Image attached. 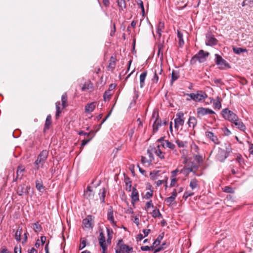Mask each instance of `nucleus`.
Returning a JSON list of instances; mask_svg holds the SVG:
<instances>
[{
	"mask_svg": "<svg viewBox=\"0 0 253 253\" xmlns=\"http://www.w3.org/2000/svg\"><path fill=\"white\" fill-rule=\"evenodd\" d=\"M231 152V148L230 144L224 143L219 148L218 153L216 155L217 158L220 161L223 162L228 157Z\"/></svg>",
	"mask_w": 253,
	"mask_h": 253,
	"instance_id": "obj_1",
	"label": "nucleus"
},
{
	"mask_svg": "<svg viewBox=\"0 0 253 253\" xmlns=\"http://www.w3.org/2000/svg\"><path fill=\"white\" fill-rule=\"evenodd\" d=\"M48 155V151L46 150L42 151L38 155L37 160L34 163L35 169L38 170L40 167H42Z\"/></svg>",
	"mask_w": 253,
	"mask_h": 253,
	"instance_id": "obj_2",
	"label": "nucleus"
},
{
	"mask_svg": "<svg viewBox=\"0 0 253 253\" xmlns=\"http://www.w3.org/2000/svg\"><path fill=\"white\" fill-rule=\"evenodd\" d=\"M209 54V52H205L203 50H200L197 54L192 58L190 62L191 64H195L197 60L200 63L204 62Z\"/></svg>",
	"mask_w": 253,
	"mask_h": 253,
	"instance_id": "obj_3",
	"label": "nucleus"
},
{
	"mask_svg": "<svg viewBox=\"0 0 253 253\" xmlns=\"http://www.w3.org/2000/svg\"><path fill=\"white\" fill-rule=\"evenodd\" d=\"M221 113L225 119L228 120L231 123L234 121H237L238 116L236 114L227 108L223 109Z\"/></svg>",
	"mask_w": 253,
	"mask_h": 253,
	"instance_id": "obj_4",
	"label": "nucleus"
},
{
	"mask_svg": "<svg viewBox=\"0 0 253 253\" xmlns=\"http://www.w3.org/2000/svg\"><path fill=\"white\" fill-rule=\"evenodd\" d=\"M99 244L102 250V253H107L108 252V244L105 240V236L102 232L99 233L98 238Z\"/></svg>",
	"mask_w": 253,
	"mask_h": 253,
	"instance_id": "obj_5",
	"label": "nucleus"
},
{
	"mask_svg": "<svg viewBox=\"0 0 253 253\" xmlns=\"http://www.w3.org/2000/svg\"><path fill=\"white\" fill-rule=\"evenodd\" d=\"M215 56V63L219 66V69L221 70L224 69L226 67L229 68L230 66L226 61L223 59L221 56L216 54Z\"/></svg>",
	"mask_w": 253,
	"mask_h": 253,
	"instance_id": "obj_6",
	"label": "nucleus"
},
{
	"mask_svg": "<svg viewBox=\"0 0 253 253\" xmlns=\"http://www.w3.org/2000/svg\"><path fill=\"white\" fill-rule=\"evenodd\" d=\"M197 117L201 118L206 115L214 114L215 112L211 109L204 107H199L197 108Z\"/></svg>",
	"mask_w": 253,
	"mask_h": 253,
	"instance_id": "obj_7",
	"label": "nucleus"
},
{
	"mask_svg": "<svg viewBox=\"0 0 253 253\" xmlns=\"http://www.w3.org/2000/svg\"><path fill=\"white\" fill-rule=\"evenodd\" d=\"M183 113L179 112L176 114V118L174 119V127L178 128L179 126H182L184 123L183 118Z\"/></svg>",
	"mask_w": 253,
	"mask_h": 253,
	"instance_id": "obj_8",
	"label": "nucleus"
},
{
	"mask_svg": "<svg viewBox=\"0 0 253 253\" xmlns=\"http://www.w3.org/2000/svg\"><path fill=\"white\" fill-rule=\"evenodd\" d=\"M30 189V186H26L25 184H21L18 186L17 188V193L19 196H22L29 193V190Z\"/></svg>",
	"mask_w": 253,
	"mask_h": 253,
	"instance_id": "obj_9",
	"label": "nucleus"
},
{
	"mask_svg": "<svg viewBox=\"0 0 253 253\" xmlns=\"http://www.w3.org/2000/svg\"><path fill=\"white\" fill-rule=\"evenodd\" d=\"M156 115V113L155 112H153L152 117H155ZM156 119L153 125V133L156 132L158 129L159 126H162V122L160 119L159 118L158 114H156Z\"/></svg>",
	"mask_w": 253,
	"mask_h": 253,
	"instance_id": "obj_10",
	"label": "nucleus"
},
{
	"mask_svg": "<svg viewBox=\"0 0 253 253\" xmlns=\"http://www.w3.org/2000/svg\"><path fill=\"white\" fill-rule=\"evenodd\" d=\"M93 217L91 215H87V217L83 220V224L85 228H92Z\"/></svg>",
	"mask_w": 253,
	"mask_h": 253,
	"instance_id": "obj_11",
	"label": "nucleus"
},
{
	"mask_svg": "<svg viewBox=\"0 0 253 253\" xmlns=\"http://www.w3.org/2000/svg\"><path fill=\"white\" fill-rule=\"evenodd\" d=\"M206 136L215 144H219L220 142L216 135L211 131H206Z\"/></svg>",
	"mask_w": 253,
	"mask_h": 253,
	"instance_id": "obj_12",
	"label": "nucleus"
},
{
	"mask_svg": "<svg viewBox=\"0 0 253 253\" xmlns=\"http://www.w3.org/2000/svg\"><path fill=\"white\" fill-rule=\"evenodd\" d=\"M25 171V167L23 166L20 165L17 167L16 171V177L13 179V181H16L18 178L21 179L23 176V172Z\"/></svg>",
	"mask_w": 253,
	"mask_h": 253,
	"instance_id": "obj_13",
	"label": "nucleus"
},
{
	"mask_svg": "<svg viewBox=\"0 0 253 253\" xmlns=\"http://www.w3.org/2000/svg\"><path fill=\"white\" fill-rule=\"evenodd\" d=\"M96 102H92L87 103L85 106V112L89 113L92 112L95 109L96 105Z\"/></svg>",
	"mask_w": 253,
	"mask_h": 253,
	"instance_id": "obj_14",
	"label": "nucleus"
},
{
	"mask_svg": "<svg viewBox=\"0 0 253 253\" xmlns=\"http://www.w3.org/2000/svg\"><path fill=\"white\" fill-rule=\"evenodd\" d=\"M131 198L132 199V203L133 205L135 202L139 201L138 192L135 187L132 188Z\"/></svg>",
	"mask_w": 253,
	"mask_h": 253,
	"instance_id": "obj_15",
	"label": "nucleus"
},
{
	"mask_svg": "<svg viewBox=\"0 0 253 253\" xmlns=\"http://www.w3.org/2000/svg\"><path fill=\"white\" fill-rule=\"evenodd\" d=\"M233 123L235 126L239 129L240 130L244 131L246 128L245 125L243 124V123L239 119L238 117H237V121H234L232 122Z\"/></svg>",
	"mask_w": 253,
	"mask_h": 253,
	"instance_id": "obj_16",
	"label": "nucleus"
},
{
	"mask_svg": "<svg viewBox=\"0 0 253 253\" xmlns=\"http://www.w3.org/2000/svg\"><path fill=\"white\" fill-rule=\"evenodd\" d=\"M107 219L109 220L112 224L116 225V222L114 220L113 216V210L112 207H110L108 210Z\"/></svg>",
	"mask_w": 253,
	"mask_h": 253,
	"instance_id": "obj_17",
	"label": "nucleus"
},
{
	"mask_svg": "<svg viewBox=\"0 0 253 253\" xmlns=\"http://www.w3.org/2000/svg\"><path fill=\"white\" fill-rule=\"evenodd\" d=\"M189 98H187V100H193L195 102H202L205 101V99L208 96H189Z\"/></svg>",
	"mask_w": 253,
	"mask_h": 253,
	"instance_id": "obj_18",
	"label": "nucleus"
},
{
	"mask_svg": "<svg viewBox=\"0 0 253 253\" xmlns=\"http://www.w3.org/2000/svg\"><path fill=\"white\" fill-rule=\"evenodd\" d=\"M116 59L114 57L111 56L109 61V64L108 65V69L109 71H112L115 69L116 67Z\"/></svg>",
	"mask_w": 253,
	"mask_h": 253,
	"instance_id": "obj_19",
	"label": "nucleus"
},
{
	"mask_svg": "<svg viewBox=\"0 0 253 253\" xmlns=\"http://www.w3.org/2000/svg\"><path fill=\"white\" fill-rule=\"evenodd\" d=\"M217 40L214 37L209 36L207 37V40L206 41V44L207 45L212 46L215 45L217 43Z\"/></svg>",
	"mask_w": 253,
	"mask_h": 253,
	"instance_id": "obj_20",
	"label": "nucleus"
},
{
	"mask_svg": "<svg viewBox=\"0 0 253 253\" xmlns=\"http://www.w3.org/2000/svg\"><path fill=\"white\" fill-rule=\"evenodd\" d=\"M36 187L40 192H43L45 190V187L43 185L42 181L41 179H38L36 181Z\"/></svg>",
	"mask_w": 253,
	"mask_h": 253,
	"instance_id": "obj_21",
	"label": "nucleus"
},
{
	"mask_svg": "<svg viewBox=\"0 0 253 253\" xmlns=\"http://www.w3.org/2000/svg\"><path fill=\"white\" fill-rule=\"evenodd\" d=\"M52 124V121H51V116L50 115H47L45 124H44V131H45L46 130H48L50 128V126Z\"/></svg>",
	"mask_w": 253,
	"mask_h": 253,
	"instance_id": "obj_22",
	"label": "nucleus"
},
{
	"mask_svg": "<svg viewBox=\"0 0 253 253\" xmlns=\"http://www.w3.org/2000/svg\"><path fill=\"white\" fill-rule=\"evenodd\" d=\"M84 196L87 199H91L94 196V193L90 186H87L86 190L84 192Z\"/></svg>",
	"mask_w": 253,
	"mask_h": 253,
	"instance_id": "obj_23",
	"label": "nucleus"
},
{
	"mask_svg": "<svg viewBox=\"0 0 253 253\" xmlns=\"http://www.w3.org/2000/svg\"><path fill=\"white\" fill-rule=\"evenodd\" d=\"M127 245L124 244L123 243V241L119 240L118 243L117 244V247L119 248L118 249H115V250H118L119 251L121 252H126V247H127Z\"/></svg>",
	"mask_w": 253,
	"mask_h": 253,
	"instance_id": "obj_24",
	"label": "nucleus"
},
{
	"mask_svg": "<svg viewBox=\"0 0 253 253\" xmlns=\"http://www.w3.org/2000/svg\"><path fill=\"white\" fill-rule=\"evenodd\" d=\"M164 233H162L161 234L159 235L154 242L152 246L154 249L160 244L161 241L164 237Z\"/></svg>",
	"mask_w": 253,
	"mask_h": 253,
	"instance_id": "obj_25",
	"label": "nucleus"
},
{
	"mask_svg": "<svg viewBox=\"0 0 253 253\" xmlns=\"http://www.w3.org/2000/svg\"><path fill=\"white\" fill-rule=\"evenodd\" d=\"M162 145L164 147H165L166 146V147H168L172 150H175V145L174 144L171 143L169 140H165V142H164L162 144Z\"/></svg>",
	"mask_w": 253,
	"mask_h": 253,
	"instance_id": "obj_26",
	"label": "nucleus"
},
{
	"mask_svg": "<svg viewBox=\"0 0 253 253\" xmlns=\"http://www.w3.org/2000/svg\"><path fill=\"white\" fill-rule=\"evenodd\" d=\"M188 124L189 127L194 128L197 124V119L194 117H190L189 118Z\"/></svg>",
	"mask_w": 253,
	"mask_h": 253,
	"instance_id": "obj_27",
	"label": "nucleus"
},
{
	"mask_svg": "<svg viewBox=\"0 0 253 253\" xmlns=\"http://www.w3.org/2000/svg\"><path fill=\"white\" fill-rule=\"evenodd\" d=\"M199 147L194 143H193L191 145V152L192 153L193 156L197 155V154H199Z\"/></svg>",
	"mask_w": 253,
	"mask_h": 253,
	"instance_id": "obj_28",
	"label": "nucleus"
},
{
	"mask_svg": "<svg viewBox=\"0 0 253 253\" xmlns=\"http://www.w3.org/2000/svg\"><path fill=\"white\" fill-rule=\"evenodd\" d=\"M93 88V84L91 83L90 81H88L85 82L82 88V90H90Z\"/></svg>",
	"mask_w": 253,
	"mask_h": 253,
	"instance_id": "obj_29",
	"label": "nucleus"
},
{
	"mask_svg": "<svg viewBox=\"0 0 253 253\" xmlns=\"http://www.w3.org/2000/svg\"><path fill=\"white\" fill-rule=\"evenodd\" d=\"M22 228L18 227V229L16 230L15 234V238L17 242L21 241V236L22 234Z\"/></svg>",
	"mask_w": 253,
	"mask_h": 253,
	"instance_id": "obj_30",
	"label": "nucleus"
},
{
	"mask_svg": "<svg viewBox=\"0 0 253 253\" xmlns=\"http://www.w3.org/2000/svg\"><path fill=\"white\" fill-rule=\"evenodd\" d=\"M157 147V149L154 148L155 153L160 158L164 159L165 158V153H163L162 151L160 150L159 145H158Z\"/></svg>",
	"mask_w": 253,
	"mask_h": 253,
	"instance_id": "obj_31",
	"label": "nucleus"
},
{
	"mask_svg": "<svg viewBox=\"0 0 253 253\" xmlns=\"http://www.w3.org/2000/svg\"><path fill=\"white\" fill-rule=\"evenodd\" d=\"M157 71H159L160 74H161V72H162V69L161 68H160L159 67H156L155 68L154 76L152 79V81L154 83H157L159 80L158 76L156 73Z\"/></svg>",
	"mask_w": 253,
	"mask_h": 253,
	"instance_id": "obj_32",
	"label": "nucleus"
},
{
	"mask_svg": "<svg viewBox=\"0 0 253 253\" xmlns=\"http://www.w3.org/2000/svg\"><path fill=\"white\" fill-rule=\"evenodd\" d=\"M214 108L215 109H220L221 107V101L218 96L217 100H214L212 101Z\"/></svg>",
	"mask_w": 253,
	"mask_h": 253,
	"instance_id": "obj_33",
	"label": "nucleus"
},
{
	"mask_svg": "<svg viewBox=\"0 0 253 253\" xmlns=\"http://www.w3.org/2000/svg\"><path fill=\"white\" fill-rule=\"evenodd\" d=\"M107 239L106 240L107 243L108 245H110L111 243L112 238L113 231L111 229L107 228Z\"/></svg>",
	"mask_w": 253,
	"mask_h": 253,
	"instance_id": "obj_34",
	"label": "nucleus"
},
{
	"mask_svg": "<svg viewBox=\"0 0 253 253\" xmlns=\"http://www.w3.org/2000/svg\"><path fill=\"white\" fill-rule=\"evenodd\" d=\"M147 72L145 71L140 75V84L141 87H142L144 85V83L147 76Z\"/></svg>",
	"mask_w": 253,
	"mask_h": 253,
	"instance_id": "obj_35",
	"label": "nucleus"
},
{
	"mask_svg": "<svg viewBox=\"0 0 253 253\" xmlns=\"http://www.w3.org/2000/svg\"><path fill=\"white\" fill-rule=\"evenodd\" d=\"M117 2L120 10H123L126 7V3L125 0H117Z\"/></svg>",
	"mask_w": 253,
	"mask_h": 253,
	"instance_id": "obj_36",
	"label": "nucleus"
},
{
	"mask_svg": "<svg viewBox=\"0 0 253 253\" xmlns=\"http://www.w3.org/2000/svg\"><path fill=\"white\" fill-rule=\"evenodd\" d=\"M177 38L178 39L179 46L181 47L184 44V41L183 39V35L179 31L177 30Z\"/></svg>",
	"mask_w": 253,
	"mask_h": 253,
	"instance_id": "obj_37",
	"label": "nucleus"
},
{
	"mask_svg": "<svg viewBox=\"0 0 253 253\" xmlns=\"http://www.w3.org/2000/svg\"><path fill=\"white\" fill-rule=\"evenodd\" d=\"M164 28V23L162 22H159L157 29V33L159 34L160 37L161 36V33L163 32Z\"/></svg>",
	"mask_w": 253,
	"mask_h": 253,
	"instance_id": "obj_38",
	"label": "nucleus"
},
{
	"mask_svg": "<svg viewBox=\"0 0 253 253\" xmlns=\"http://www.w3.org/2000/svg\"><path fill=\"white\" fill-rule=\"evenodd\" d=\"M175 143L177 144V146L180 148L185 147L187 145V142L186 141H182L179 139H177L175 141Z\"/></svg>",
	"mask_w": 253,
	"mask_h": 253,
	"instance_id": "obj_39",
	"label": "nucleus"
},
{
	"mask_svg": "<svg viewBox=\"0 0 253 253\" xmlns=\"http://www.w3.org/2000/svg\"><path fill=\"white\" fill-rule=\"evenodd\" d=\"M193 157L198 164L202 163L204 161L202 156L199 155V154L193 156Z\"/></svg>",
	"mask_w": 253,
	"mask_h": 253,
	"instance_id": "obj_40",
	"label": "nucleus"
},
{
	"mask_svg": "<svg viewBox=\"0 0 253 253\" xmlns=\"http://www.w3.org/2000/svg\"><path fill=\"white\" fill-rule=\"evenodd\" d=\"M116 85L115 84H111L109 85V89L105 91L104 95H112V93L110 92V91L114 89L116 87Z\"/></svg>",
	"mask_w": 253,
	"mask_h": 253,
	"instance_id": "obj_41",
	"label": "nucleus"
},
{
	"mask_svg": "<svg viewBox=\"0 0 253 253\" xmlns=\"http://www.w3.org/2000/svg\"><path fill=\"white\" fill-rule=\"evenodd\" d=\"M152 216L154 218H156L157 217H162V214L160 213L159 209H156L153 210L152 212Z\"/></svg>",
	"mask_w": 253,
	"mask_h": 253,
	"instance_id": "obj_42",
	"label": "nucleus"
},
{
	"mask_svg": "<svg viewBox=\"0 0 253 253\" xmlns=\"http://www.w3.org/2000/svg\"><path fill=\"white\" fill-rule=\"evenodd\" d=\"M198 181L196 178H193L191 179L190 182V187L192 189H194L196 188L198 186L197 184Z\"/></svg>",
	"mask_w": 253,
	"mask_h": 253,
	"instance_id": "obj_43",
	"label": "nucleus"
},
{
	"mask_svg": "<svg viewBox=\"0 0 253 253\" xmlns=\"http://www.w3.org/2000/svg\"><path fill=\"white\" fill-rule=\"evenodd\" d=\"M33 229L35 232H38L41 230L42 226L39 224L38 222H37L33 225Z\"/></svg>",
	"mask_w": 253,
	"mask_h": 253,
	"instance_id": "obj_44",
	"label": "nucleus"
},
{
	"mask_svg": "<svg viewBox=\"0 0 253 253\" xmlns=\"http://www.w3.org/2000/svg\"><path fill=\"white\" fill-rule=\"evenodd\" d=\"M60 102H57L56 103V118L57 119L60 114L61 113V111L60 109Z\"/></svg>",
	"mask_w": 253,
	"mask_h": 253,
	"instance_id": "obj_45",
	"label": "nucleus"
},
{
	"mask_svg": "<svg viewBox=\"0 0 253 253\" xmlns=\"http://www.w3.org/2000/svg\"><path fill=\"white\" fill-rule=\"evenodd\" d=\"M233 50H234V52L235 53H237V54H240V53H241L242 52L247 51V49H246L243 48H240V47L234 48H233Z\"/></svg>",
	"mask_w": 253,
	"mask_h": 253,
	"instance_id": "obj_46",
	"label": "nucleus"
},
{
	"mask_svg": "<svg viewBox=\"0 0 253 253\" xmlns=\"http://www.w3.org/2000/svg\"><path fill=\"white\" fill-rule=\"evenodd\" d=\"M175 198L170 196L166 198L165 201L168 204V206H169L172 203L175 201Z\"/></svg>",
	"mask_w": 253,
	"mask_h": 253,
	"instance_id": "obj_47",
	"label": "nucleus"
},
{
	"mask_svg": "<svg viewBox=\"0 0 253 253\" xmlns=\"http://www.w3.org/2000/svg\"><path fill=\"white\" fill-rule=\"evenodd\" d=\"M86 239L85 238H82L81 239V244L79 246V250L83 249L86 246Z\"/></svg>",
	"mask_w": 253,
	"mask_h": 253,
	"instance_id": "obj_48",
	"label": "nucleus"
},
{
	"mask_svg": "<svg viewBox=\"0 0 253 253\" xmlns=\"http://www.w3.org/2000/svg\"><path fill=\"white\" fill-rule=\"evenodd\" d=\"M92 138V137H90L89 138H88V139H84L82 140V143H81V149H83V147L87 143H88L91 140V139Z\"/></svg>",
	"mask_w": 253,
	"mask_h": 253,
	"instance_id": "obj_49",
	"label": "nucleus"
},
{
	"mask_svg": "<svg viewBox=\"0 0 253 253\" xmlns=\"http://www.w3.org/2000/svg\"><path fill=\"white\" fill-rule=\"evenodd\" d=\"M101 196L100 197V200L102 201L103 203L105 202V197L106 194V189L105 188H103L101 189Z\"/></svg>",
	"mask_w": 253,
	"mask_h": 253,
	"instance_id": "obj_50",
	"label": "nucleus"
},
{
	"mask_svg": "<svg viewBox=\"0 0 253 253\" xmlns=\"http://www.w3.org/2000/svg\"><path fill=\"white\" fill-rule=\"evenodd\" d=\"M62 104L63 107L64 108L67 106V96H62Z\"/></svg>",
	"mask_w": 253,
	"mask_h": 253,
	"instance_id": "obj_51",
	"label": "nucleus"
},
{
	"mask_svg": "<svg viewBox=\"0 0 253 253\" xmlns=\"http://www.w3.org/2000/svg\"><path fill=\"white\" fill-rule=\"evenodd\" d=\"M153 246L149 247L148 246L141 247V250L143 251H150L153 250Z\"/></svg>",
	"mask_w": 253,
	"mask_h": 253,
	"instance_id": "obj_52",
	"label": "nucleus"
},
{
	"mask_svg": "<svg viewBox=\"0 0 253 253\" xmlns=\"http://www.w3.org/2000/svg\"><path fill=\"white\" fill-rule=\"evenodd\" d=\"M137 4L140 6L141 8L142 12L144 13V7L143 6V1L141 0H138L137 1Z\"/></svg>",
	"mask_w": 253,
	"mask_h": 253,
	"instance_id": "obj_53",
	"label": "nucleus"
},
{
	"mask_svg": "<svg viewBox=\"0 0 253 253\" xmlns=\"http://www.w3.org/2000/svg\"><path fill=\"white\" fill-rule=\"evenodd\" d=\"M197 168L198 167L197 166H194L191 168H189L188 169V170L190 172H193V173H195Z\"/></svg>",
	"mask_w": 253,
	"mask_h": 253,
	"instance_id": "obj_54",
	"label": "nucleus"
},
{
	"mask_svg": "<svg viewBox=\"0 0 253 253\" xmlns=\"http://www.w3.org/2000/svg\"><path fill=\"white\" fill-rule=\"evenodd\" d=\"M171 76H172L171 77H172V81H174L176 80L178 78V76L173 71L172 72Z\"/></svg>",
	"mask_w": 253,
	"mask_h": 253,
	"instance_id": "obj_55",
	"label": "nucleus"
},
{
	"mask_svg": "<svg viewBox=\"0 0 253 253\" xmlns=\"http://www.w3.org/2000/svg\"><path fill=\"white\" fill-rule=\"evenodd\" d=\"M194 195L193 192H186L184 193L183 198L186 199L188 197Z\"/></svg>",
	"mask_w": 253,
	"mask_h": 253,
	"instance_id": "obj_56",
	"label": "nucleus"
},
{
	"mask_svg": "<svg viewBox=\"0 0 253 253\" xmlns=\"http://www.w3.org/2000/svg\"><path fill=\"white\" fill-rule=\"evenodd\" d=\"M224 191L227 193H233V191L231 187L229 186H226L224 187Z\"/></svg>",
	"mask_w": 253,
	"mask_h": 253,
	"instance_id": "obj_57",
	"label": "nucleus"
},
{
	"mask_svg": "<svg viewBox=\"0 0 253 253\" xmlns=\"http://www.w3.org/2000/svg\"><path fill=\"white\" fill-rule=\"evenodd\" d=\"M153 191L152 190H151L150 192H147L145 194V198L146 199L150 198L153 196Z\"/></svg>",
	"mask_w": 253,
	"mask_h": 253,
	"instance_id": "obj_58",
	"label": "nucleus"
},
{
	"mask_svg": "<svg viewBox=\"0 0 253 253\" xmlns=\"http://www.w3.org/2000/svg\"><path fill=\"white\" fill-rule=\"evenodd\" d=\"M213 99L211 98H208V97H207V98L205 99V101H203L204 102H205L206 104H209L210 103H211L213 101Z\"/></svg>",
	"mask_w": 253,
	"mask_h": 253,
	"instance_id": "obj_59",
	"label": "nucleus"
},
{
	"mask_svg": "<svg viewBox=\"0 0 253 253\" xmlns=\"http://www.w3.org/2000/svg\"><path fill=\"white\" fill-rule=\"evenodd\" d=\"M154 206L152 204V202L150 200L149 202H148L146 204L145 209L147 210L150 207H153Z\"/></svg>",
	"mask_w": 253,
	"mask_h": 253,
	"instance_id": "obj_60",
	"label": "nucleus"
},
{
	"mask_svg": "<svg viewBox=\"0 0 253 253\" xmlns=\"http://www.w3.org/2000/svg\"><path fill=\"white\" fill-rule=\"evenodd\" d=\"M176 181H177L176 179L175 178H174V177H173V178L171 180V182H170V187L174 186Z\"/></svg>",
	"mask_w": 253,
	"mask_h": 253,
	"instance_id": "obj_61",
	"label": "nucleus"
},
{
	"mask_svg": "<svg viewBox=\"0 0 253 253\" xmlns=\"http://www.w3.org/2000/svg\"><path fill=\"white\" fill-rule=\"evenodd\" d=\"M132 251H133V248L132 247H130L128 246L126 247V253H130L131 252H132Z\"/></svg>",
	"mask_w": 253,
	"mask_h": 253,
	"instance_id": "obj_62",
	"label": "nucleus"
},
{
	"mask_svg": "<svg viewBox=\"0 0 253 253\" xmlns=\"http://www.w3.org/2000/svg\"><path fill=\"white\" fill-rule=\"evenodd\" d=\"M150 232V229H143V232L144 234V237L147 236Z\"/></svg>",
	"mask_w": 253,
	"mask_h": 253,
	"instance_id": "obj_63",
	"label": "nucleus"
},
{
	"mask_svg": "<svg viewBox=\"0 0 253 253\" xmlns=\"http://www.w3.org/2000/svg\"><path fill=\"white\" fill-rule=\"evenodd\" d=\"M131 189V183H126V189L128 191H130Z\"/></svg>",
	"mask_w": 253,
	"mask_h": 253,
	"instance_id": "obj_64",
	"label": "nucleus"
}]
</instances>
